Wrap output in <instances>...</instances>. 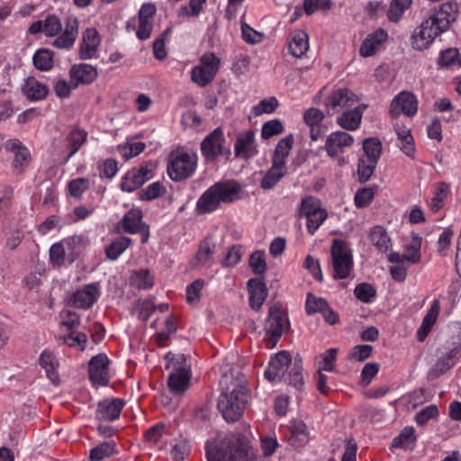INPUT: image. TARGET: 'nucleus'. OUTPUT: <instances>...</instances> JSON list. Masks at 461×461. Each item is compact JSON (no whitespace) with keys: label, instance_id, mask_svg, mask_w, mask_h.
Here are the masks:
<instances>
[{"label":"nucleus","instance_id":"1","mask_svg":"<svg viewBox=\"0 0 461 461\" xmlns=\"http://www.w3.org/2000/svg\"><path fill=\"white\" fill-rule=\"evenodd\" d=\"M207 461H255L248 438L240 433L218 432L206 441Z\"/></svg>","mask_w":461,"mask_h":461},{"label":"nucleus","instance_id":"2","mask_svg":"<svg viewBox=\"0 0 461 461\" xmlns=\"http://www.w3.org/2000/svg\"><path fill=\"white\" fill-rule=\"evenodd\" d=\"M222 388L218 399V409L228 422L237 421L243 414L248 402V390L241 384L231 382L228 384L225 375L220 382Z\"/></svg>","mask_w":461,"mask_h":461},{"label":"nucleus","instance_id":"3","mask_svg":"<svg viewBox=\"0 0 461 461\" xmlns=\"http://www.w3.org/2000/svg\"><path fill=\"white\" fill-rule=\"evenodd\" d=\"M241 186L235 181L217 182L197 200L196 210L200 214L214 212L221 203H230L240 199Z\"/></svg>","mask_w":461,"mask_h":461},{"label":"nucleus","instance_id":"4","mask_svg":"<svg viewBox=\"0 0 461 461\" xmlns=\"http://www.w3.org/2000/svg\"><path fill=\"white\" fill-rule=\"evenodd\" d=\"M166 359V369L169 372L167 385L174 394H182L189 387L191 365L183 354H167Z\"/></svg>","mask_w":461,"mask_h":461},{"label":"nucleus","instance_id":"5","mask_svg":"<svg viewBox=\"0 0 461 461\" xmlns=\"http://www.w3.org/2000/svg\"><path fill=\"white\" fill-rule=\"evenodd\" d=\"M197 167V155L183 149L170 154L167 173L174 181H182L190 177Z\"/></svg>","mask_w":461,"mask_h":461},{"label":"nucleus","instance_id":"6","mask_svg":"<svg viewBox=\"0 0 461 461\" xmlns=\"http://www.w3.org/2000/svg\"><path fill=\"white\" fill-rule=\"evenodd\" d=\"M288 327L289 321L287 314L283 310L282 306L278 303L271 305L268 311V317L264 325L267 346L274 348Z\"/></svg>","mask_w":461,"mask_h":461},{"label":"nucleus","instance_id":"7","mask_svg":"<svg viewBox=\"0 0 461 461\" xmlns=\"http://www.w3.org/2000/svg\"><path fill=\"white\" fill-rule=\"evenodd\" d=\"M330 253L334 277L347 278L353 267L352 253L348 244L342 240H334Z\"/></svg>","mask_w":461,"mask_h":461},{"label":"nucleus","instance_id":"8","mask_svg":"<svg viewBox=\"0 0 461 461\" xmlns=\"http://www.w3.org/2000/svg\"><path fill=\"white\" fill-rule=\"evenodd\" d=\"M225 138L221 128H216L207 135L201 143V153L206 161H215L222 157L229 159L231 151L230 147L224 145Z\"/></svg>","mask_w":461,"mask_h":461},{"label":"nucleus","instance_id":"9","mask_svg":"<svg viewBox=\"0 0 461 461\" xmlns=\"http://www.w3.org/2000/svg\"><path fill=\"white\" fill-rule=\"evenodd\" d=\"M456 19V5L444 3L439 7L431 9L420 29H448Z\"/></svg>","mask_w":461,"mask_h":461},{"label":"nucleus","instance_id":"10","mask_svg":"<svg viewBox=\"0 0 461 461\" xmlns=\"http://www.w3.org/2000/svg\"><path fill=\"white\" fill-rule=\"evenodd\" d=\"M300 216L307 219V230L312 235L327 219L328 212L319 199L307 196L302 200Z\"/></svg>","mask_w":461,"mask_h":461},{"label":"nucleus","instance_id":"11","mask_svg":"<svg viewBox=\"0 0 461 461\" xmlns=\"http://www.w3.org/2000/svg\"><path fill=\"white\" fill-rule=\"evenodd\" d=\"M220 62V59L213 53L203 54L200 59V64L193 68L191 71L193 82L201 87L207 86L215 77Z\"/></svg>","mask_w":461,"mask_h":461},{"label":"nucleus","instance_id":"12","mask_svg":"<svg viewBox=\"0 0 461 461\" xmlns=\"http://www.w3.org/2000/svg\"><path fill=\"white\" fill-rule=\"evenodd\" d=\"M79 317L76 313H68V319L62 321L59 324V339L68 347L83 351L86 348L87 339L86 334L77 332L76 328L79 325Z\"/></svg>","mask_w":461,"mask_h":461},{"label":"nucleus","instance_id":"13","mask_svg":"<svg viewBox=\"0 0 461 461\" xmlns=\"http://www.w3.org/2000/svg\"><path fill=\"white\" fill-rule=\"evenodd\" d=\"M358 103L357 96L349 89H333L325 100V108L330 115L350 109Z\"/></svg>","mask_w":461,"mask_h":461},{"label":"nucleus","instance_id":"14","mask_svg":"<svg viewBox=\"0 0 461 461\" xmlns=\"http://www.w3.org/2000/svg\"><path fill=\"white\" fill-rule=\"evenodd\" d=\"M143 212L140 208H131L122 220L119 221L118 226L126 233L129 234H141V242L146 243L149 240V229L143 222Z\"/></svg>","mask_w":461,"mask_h":461},{"label":"nucleus","instance_id":"15","mask_svg":"<svg viewBox=\"0 0 461 461\" xmlns=\"http://www.w3.org/2000/svg\"><path fill=\"white\" fill-rule=\"evenodd\" d=\"M354 138L346 131H337L331 132L326 139L325 150L330 158H339V165L345 164V158L341 157L344 149L352 146Z\"/></svg>","mask_w":461,"mask_h":461},{"label":"nucleus","instance_id":"16","mask_svg":"<svg viewBox=\"0 0 461 461\" xmlns=\"http://www.w3.org/2000/svg\"><path fill=\"white\" fill-rule=\"evenodd\" d=\"M422 244V238L419 234L412 233L407 239L403 245V254L399 252H392L389 255L390 262H403L407 261L410 264H417L420 261L421 254L420 249Z\"/></svg>","mask_w":461,"mask_h":461},{"label":"nucleus","instance_id":"17","mask_svg":"<svg viewBox=\"0 0 461 461\" xmlns=\"http://www.w3.org/2000/svg\"><path fill=\"white\" fill-rule=\"evenodd\" d=\"M418 111V100L411 92L402 91L393 97L391 102L389 113L397 118L402 114L412 117Z\"/></svg>","mask_w":461,"mask_h":461},{"label":"nucleus","instance_id":"18","mask_svg":"<svg viewBox=\"0 0 461 461\" xmlns=\"http://www.w3.org/2000/svg\"><path fill=\"white\" fill-rule=\"evenodd\" d=\"M109 358L105 354H98L89 361V379L95 386L107 385L110 380Z\"/></svg>","mask_w":461,"mask_h":461},{"label":"nucleus","instance_id":"19","mask_svg":"<svg viewBox=\"0 0 461 461\" xmlns=\"http://www.w3.org/2000/svg\"><path fill=\"white\" fill-rule=\"evenodd\" d=\"M4 149L14 154L13 167L22 173L31 162V152L18 139H10L4 144Z\"/></svg>","mask_w":461,"mask_h":461},{"label":"nucleus","instance_id":"20","mask_svg":"<svg viewBox=\"0 0 461 461\" xmlns=\"http://www.w3.org/2000/svg\"><path fill=\"white\" fill-rule=\"evenodd\" d=\"M291 365V357L287 351H281L275 355L268 363L265 376L273 383L280 382L287 373Z\"/></svg>","mask_w":461,"mask_h":461},{"label":"nucleus","instance_id":"21","mask_svg":"<svg viewBox=\"0 0 461 461\" xmlns=\"http://www.w3.org/2000/svg\"><path fill=\"white\" fill-rule=\"evenodd\" d=\"M100 44L101 35L97 31H85L79 46V58L85 60L97 58Z\"/></svg>","mask_w":461,"mask_h":461},{"label":"nucleus","instance_id":"22","mask_svg":"<svg viewBox=\"0 0 461 461\" xmlns=\"http://www.w3.org/2000/svg\"><path fill=\"white\" fill-rule=\"evenodd\" d=\"M387 39L386 31H374L363 41L359 50L360 55L365 58L375 55L382 49Z\"/></svg>","mask_w":461,"mask_h":461},{"label":"nucleus","instance_id":"23","mask_svg":"<svg viewBox=\"0 0 461 461\" xmlns=\"http://www.w3.org/2000/svg\"><path fill=\"white\" fill-rule=\"evenodd\" d=\"M235 155L240 158H249L257 153L255 132L251 130L239 133L234 146Z\"/></svg>","mask_w":461,"mask_h":461},{"label":"nucleus","instance_id":"24","mask_svg":"<svg viewBox=\"0 0 461 461\" xmlns=\"http://www.w3.org/2000/svg\"><path fill=\"white\" fill-rule=\"evenodd\" d=\"M123 406L124 402L119 398L104 400L98 403L95 413L96 419L100 420H114L119 418Z\"/></svg>","mask_w":461,"mask_h":461},{"label":"nucleus","instance_id":"25","mask_svg":"<svg viewBox=\"0 0 461 461\" xmlns=\"http://www.w3.org/2000/svg\"><path fill=\"white\" fill-rule=\"evenodd\" d=\"M100 296V287L97 284H89L77 290L73 296V303L78 308L91 307Z\"/></svg>","mask_w":461,"mask_h":461},{"label":"nucleus","instance_id":"26","mask_svg":"<svg viewBox=\"0 0 461 461\" xmlns=\"http://www.w3.org/2000/svg\"><path fill=\"white\" fill-rule=\"evenodd\" d=\"M352 108L341 112V115L337 118V123L348 131H355L359 127L366 105L356 104Z\"/></svg>","mask_w":461,"mask_h":461},{"label":"nucleus","instance_id":"27","mask_svg":"<svg viewBox=\"0 0 461 461\" xmlns=\"http://www.w3.org/2000/svg\"><path fill=\"white\" fill-rule=\"evenodd\" d=\"M248 288L249 294V306L253 310L258 311L261 308L267 296L266 285L258 279H250L248 282Z\"/></svg>","mask_w":461,"mask_h":461},{"label":"nucleus","instance_id":"28","mask_svg":"<svg viewBox=\"0 0 461 461\" xmlns=\"http://www.w3.org/2000/svg\"><path fill=\"white\" fill-rule=\"evenodd\" d=\"M440 303L438 299L433 300L431 305L424 316L420 327L417 331V338L419 341H423L428 334L430 332L432 327L434 326L438 316L439 314Z\"/></svg>","mask_w":461,"mask_h":461},{"label":"nucleus","instance_id":"29","mask_svg":"<svg viewBox=\"0 0 461 461\" xmlns=\"http://www.w3.org/2000/svg\"><path fill=\"white\" fill-rule=\"evenodd\" d=\"M86 138L87 133L83 130L74 129L70 131L65 140L66 150L64 152L68 151V153L64 158V163H67L78 151Z\"/></svg>","mask_w":461,"mask_h":461},{"label":"nucleus","instance_id":"30","mask_svg":"<svg viewBox=\"0 0 461 461\" xmlns=\"http://www.w3.org/2000/svg\"><path fill=\"white\" fill-rule=\"evenodd\" d=\"M70 77L77 85L79 83L89 84L96 78L97 72L95 68L89 64H78L71 68Z\"/></svg>","mask_w":461,"mask_h":461},{"label":"nucleus","instance_id":"31","mask_svg":"<svg viewBox=\"0 0 461 461\" xmlns=\"http://www.w3.org/2000/svg\"><path fill=\"white\" fill-rule=\"evenodd\" d=\"M309 49V37L305 31H294L289 41V51L295 58H301Z\"/></svg>","mask_w":461,"mask_h":461},{"label":"nucleus","instance_id":"32","mask_svg":"<svg viewBox=\"0 0 461 461\" xmlns=\"http://www.w3.org/2000/svg\"><path fill=\"white\" fill-rule=\"evenodd\" d=\"M450 185L445 182L437 183L434 188L433 197L428 202L429 208L434 212H438L444 207L447 196L450 194Z\"/></svg>","mask_w":461,"mask_h":461},{"label":"nucleus","instance_id":"33","mask_svg":"<svg viewBox=\"0 0 461 461\" xmlns=\"http://www.w3.org/2000/svg\"><path fill=\"white\" fill-rule=\"evenodd\" d=\"M290 434L288 441L294 447H301L309 440L306 425L300 420L291 422Z\"/></svg>","mask_w":461,"mask_h":461},{"label":"nucleus","instance_id":"34","mask_svg":"<svg viewBox=\"0 0 461 461\" xmlns=\"http://www.w3.org/2000/svg\"><path fill=\"white\" fill-rule=\"evenodd\" d=\"M285 174L286 167L272 162L271 167L267 170L261 180L260 186L265 190H270L277 185Z\"/></svg>","mask_w":461,"mask_h":461},{"label":"nucleus","instance_id":"35","mask_svg":"<svg viewBox=\"0 0 461 461\" xmlns=\"http://www.w3.org/2000/svg\"><path fill=\"white\" fill-rule=\"evenodd\" d=\"M40 365L45 370L47 377L53 384L58 383V360L56 355L53 352L43 351L41 354Z\"/></svg>","mask_w":461,"mask_h":461},{"label":"nucleus","instance_id":"36","mask_svg":"<svg viewBox=\"0 0 461 461\" xmlns=\"http://www.w3.org/2000/svg\"><path fill=\"white\" fill-rule=\"evenodd\" d=\"M294 138L292 135L280 140L276 147L272 162L280 166L286 167V158L293 147Z\"/></svg>","mask_w":461,"mask_h":461},{"label":"nucleus","instance_id":"37","mask_svg":"<svg viewBox=\"0 0 461 461\" xmlns=\"http://www.w3.org/2000/svg\"><path fill=\"white\" fill-rule=\"evenodd\" d=\"M23 92L31 100H41L47 95L48 89L35 78L29 77L23 86Z\"/></svg>","mask_w":461,"mask_h":461},{"label":"nucleus","instance_id":"38","mask_svg":"<svg viewBox=\"0 0 461 461\" xmlns=\"http://www.w3.org/2000/svg\"><path fill=\"white\" fill-rule=\"evenodd\" d=\"M456 351L451 350L447 352L445 356H442L435 364V366L429 370V376L430 379H435L447 372L449 368H451L454 364V358L456 357Z\"/></svg>","mask_w":461,"mask_h":461},{"label":"nucleus","instance_id":"39","mask_svg":"<svg viewBox=\"0 0 461 461\" xmlns=\"http://www.w3.org/2000/svg\"><path fill=\"white\" fill-rule=\"evenodd\" d=\"M437 36L436 31H414L411 35L412 48L417 50L427 49Z\"/></svg>","mask_w":461,"mask_h":461},{"label":"nucleus","instance_id":"40","mask_svg":"<svg viewBox=\"0 0 461 461\" xmlns=\"http://www.w3.org/2000/svg\"><path fill=\"white\" fill-rule=\"evenodd\" d=\"M337 352L338 349L332 348L316 357L315 365L317 370L332 372L335 369Z\"/></svg>","mask_w":461,"mask_h":461},{"label":"nucleus","instance_id":"41","mask_svg":"<svg viewBox=\"0 0 461 461\" xmlns=\"http://www.w3.org/2000/svg\"><path fill=\"white\" fill-rule=\"evenodd\" d=\"M130 284L137 289H150L154 285V277L147 269H141L131 274Z\"/></svg>","mask_w":461,"mask_h":461},{"label":"nucleus","instance_id":"42","mask_svg":"<svg viewBox=\"0 0 461 461\" xmlns=\"http://www.w3.org/2000/svg\"><path fill=\"white\" fill-rule=\"evenodd\" d=\"M117 453L116 445L113 441L102 442L90 450L91 461H101Z\"/></svg>","mask_w":461,"mask_h":461},{"label":"nucleus","instance_id":"43","mask_svg":"<svg viewBox=\"0 0 461 461\" xmlns=\"http://www.w3.org/2000/svg\"><path fill=\"white\" fill-rule=\"evenodd\" d=\"M411 4L412 0H392L387 12L388 20L392 23H398Z\"/></svg>","mask_w":461,"mask_h":461},{"label":"nucleus","instance_id":"44","mask_svg":"<svg viewBox=\"0 0 461 461\" xmlns=\"http://www.w3.org/2000/svg\"><path fill=\"white\" fill-rule=\"evenodd\" d=\"M370 240L374 246L382 251H386L390 248V239L381 226H375L370 230Z\"/></svg>","mask_w":461,"mask_h":461},{"label":"nucleus","instance_id":"45","mask_svg":"<svg viewBox=\"0 0 461 461\" xmlns=\"http://www.w3.org/2000/svg\"><path fill=\"white\" fill-rule=\"evenodd\" d=\"M131 244V239L119 237L106 248V255L112 260H116Z\"/></svg>","mask_w":461,"mask_h":461},{"label":"nucleus","instance_id":"46","mask_svg":"<svg viewBox=\"0 0 461 461\" xmlns=\"http://www.w3.org/2000/svg\"><path fill=\"white\" fill-rule=\"evenodd\" d=\"M365 155L362 158L378 162L382 153V142L376 138H368L363 142Z\"/></svg>","mask_w":461,"mask_h":461},{"label":"nucleus","instance_id":"47","mask_svg":"<svg viewBox=\"0 0 461 461\" xmlns=\"http://www.w3.org/2000/svg\"><path fill=\"white\" fill-rule=\"evenodd\" d=\"M54 53L47 49H41L33 55L34 66L42 71L49 70L53 65Z\"/></svg>","mask_w":461,"mask_h":461},{"label":"nucleus","instance_id":"48","mask_svg":"<svg viewBox=\"0 0 461 461\" xmlns=\"http://www.w3.org/2000/svg\"><path fill=\"white\" fill-rule=\"evenodd\" d=\"M143 185V180L133 169L129 170L121 179L120 186L123 192L131 193Z\"/></svg>","mask_w":461,"mask_h":461},{"label":"nucleus","instance_id":"49","mask_svg":"<svg viewBox=\"0 0 461 461\" xmlns=\"http://www.w3.org/2000/svg\"><path fill=\"white\" fill-rule=\"evenodd\" d=\"M166 193V187L158 181L153 182L139 194V199L141 201H150L157 199Z\"/></svg>","mask_w":461,"mask_h":461},{"label":"nucleus","instance_id":"50","mask_svg":"<svg viewBox=\"0 0 461 461\" xmlns=\"http://www.w3.org/2000/svg\"><path fill=\"white\" fill-rule=\"evenodd\" d=\"M215 252V244L209 240H204L196 254V260L201 265L210 264Z\"/></svg>","mask_w":461,"mask_h":461},{"label":"nucleus","instance_id":"51","mask_svg":"<svg viewBox=\"0 0 461 461\" xmlns=\"http://www.w3.org/2000/svg\"><path fill=\"white\" fill-rule=\"evenodd\" d=\"M156 14V7L152 4H144L139 12V29H148L153 25L152 21Z\"/></svg>","mask_w":461,"mask_h":461},{"label":"nucleus","instance_id":"52","mask_svg":"<svg viewBox=\"0 0 461 461\" xmlns=\"http://www.w3.org/2000/svg\"><path fill=\"white\" fill-rule=\"evenodd\" d=\"M377 165L376 161L360 158L357 164V175L361 182L367 181L374 173Z\"/></svg>","mask_w":461,"mask_h":461},{"label":"nucleus","instance_id":"53","mask_svg":"<svg viewBox=\"0 0 461 461\" xmlns=\"http://www.w3.org/2000/svg\"><path fill=\"white\" fill-rule=\"evenodd\" d=\"M144 149L145 144L140 141L130 142L118 146L120 155L126 160L138 156L144 150Z\"/></svg>","mask_w":461,"mask_h":461},{"label":"nucleus","instance_id":"54","mask_svg":"<svg viewBox=\"0 0 461 461\" xmlns=\"http://www.w3.org/2000/svg\"><path fill=\"white\" fill-rule=\"evenodd\" d=\"M354 294L362 303H368L375 297L376 291L370 284L362 283L355 287Z\"/></svg>","mask_w":461,"mask_h":461},{"label":"nucleus","instance_id":"55","mask_svg":"<svg viewBox=\"0 0 461 461\" xmlns=\"http://www.w3.org/2000/svg\"><path fill=\"white\" fill-rule=\"evenodd\" d=\"M327 305L328 303L325 299L317 297L312 294H307L305 309L309 315L314 314L316 312H321Z\"/></svg>","mask_w":461,"mask_h":461},{"label":"nucleus","instance_id":"56","mask_svg":"<svg viewBox=\"0 0 461 461\" xmlns=\"http://www.w3.org/2000/svg\"><path fill=\"white\" fill-rule=\"evenodd\" d=\"M279 447V443L276 436L262 435L260 437V448L265 457L271 456Z\"/></svg>","mask_w":461,"mask_h":461},{"label":"nucleus","instance_id":"57","mask_svg":"<svg viewBox=\"0 0 461 461\" xmlns=\"http://www.w3.org/2000/svg\"><path fill=\"white\" fill-rule=\"evenodd\" d=\"M249 68L250 58L248 55L240 54L234 58L231 70L237 77L245 75L249 71Z\"/></svg>","mask_w":461,"mask_h":461},{"label":"nucleus","instance_id":"58","mask_svg":"<svg viewBox=\"0 0 461 461\" xmlns=\"http://www.w3.org/2000/svg\"><path fill=\"white\" fill-rule=\"evenodd\" d=\"M414 438V429L406 427L393 438L392 446L393 447H407L413 442Z\"/></svg>","mask_w":461,"mask_h":461},{"label":"nucleus","instance_id":"59","mask_svg":"<svg viewBox=\"0 0 461 461\" xmlns=\"http://www.w3.org/2000/svg\"><path fill=\"white\" fill-rule=\"evenodd\" d=\"M13 188L7 185H0V217L7 213L13 198Z\"/></svg>","mask_w":461,"mask_h":461},{"label":"nucleus","instance_id":"60","mask_svg":"<svg viewBox=\"0 0 461 461\" xmlns=\"http://www.w3.org/2000/svg\"><path fill=\"white\" fill-rule=\"evenodd\" d=\"M278 105V102L276 97H269L261 100L257 105L252 108L254 115L259 116L263 113H273Z\"/></svg>","mask_w":461,"mask_h":461},{"label":"nucleus","instance_id":"61","mask_svg":"<svg viewBox=\"0 0 461 461\" xmlns=\"http://www.w3.org/2000/svg\"><path fill=\"white\" fill-rule=\"evenodd\" d=\"M249 266L257 275L265 273L267 269L265 253L259 250L252 253L249 258Z\"/></svg>","mask_w":461,"mask_h":461},{"label":"nucleus","instance_id":"62","mask_svg":"<svg viewBox=\"0 0 461 461\" xmlns=\"http://www.w3.org/2000/svg\"><path fill=\"white\" fill-rule=\"evenodd\" d=\"M283 131L284 127L279 120H271L263 124L261 136L267 140L275 135L281 134Z\"/></svg>","mask_w":461,"mask_h":461},{"label":"nucleus","instance_id":"63","mask_svg":"<svg viewBox=\"0 0 461 461\" xmlns=\"http://www.w3.org/2000/svg\"><path fill=\"white\" fill-rule=\"evenodd\" d=\"M203 286L204 281L197 279L186 287V301L188 303L194 304L199 301Z\"/></svg>","mask_w":461,"mask_h":461},{"label":"nucleus","instance_id":"64","mask_svg":"<svg viewBox=\"0 0 461 461\" xmlns=\"http://www.w3.org/2000/svg\"><path fill=\"white\" fill-rule=\"evenodd\" d=\"M89 180L87 178L79 177L76 178L68 183L69 194L79 198L83 193L88 188Z\"/></svg>","mask_w":461,"mask_h":461}]
</instances>
